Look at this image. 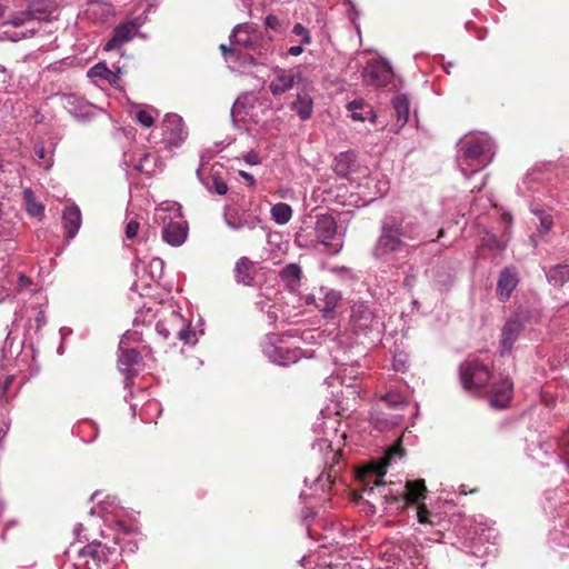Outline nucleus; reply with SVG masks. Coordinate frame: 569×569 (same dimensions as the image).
Returning a JSON list of instances; mask_svg holds the SVG:
<instances>
[{
	"mask_svg": "<svg viewBox=\"0 0 569 569\" xmlns=\"http://www.w3.org/2000/svg\"><path fill=\"white\" fill-rule=\"evenodd\" d=\"M458 146V167L466 178L485 169L493 160L495 143L485 133L468 134L460 140Z\"/></svg>",
	"mask_w": 569,
	"mask_h": 569,
	"instance_id": "nucleus-1",
	"label": "nucleus"
},
{
	"mask_svg": "<svg viewBox=\"0 0 569 569\" xmlns=\"http://www.w3.org/2000/svg\"><path fill=\"white\" fill-rule=\"evenodd\" d=\"M433 239L425 234L415 219L387 218L382 222L381 234L378 239V249H415L420 244L432 242Z\"/></svg>",
	"mask_w": 569,
	"mask_h": 569,
	"instance_id": "nucleus-2",
	"label": "nucleus"
},
{
	"mask_svg": "<svg viewBox=\"0 0 569 569\" xmlns=\"http://www.w3.org/2000/svg\"><path fill=\"white\" fill-rule=\"evenodd\" d=\"M397 457H402V449L399 446L393 447L380 461L372 462L363 472L362 478L363 481H366V492L368 496L377 492L381 498L388 501L397 500V496H395V493L400 495L401 492L399 490L395 491L391 488H387L386 483L382 481V478L387 472V467Z\"/></svg>",
	"mask_w": 569,
	"mask_h": 569,
	"instance_id": "nucleus-3",
	"label": "nucleus"
},
{
	"mask_svg": "<svg viewBox=\"0 0 569 569\" xmlns=\"http://www.w3.org/2000/svg\"><path fill=\"white\" fill-rule=\"evenodd\" d=\"M326 430L325 437L319 439L313 449H318L325 455V462L331 466L339 462L341 453L340 446L346 440V429H341L342 422L337 418H329L323 422Z\"/></svg>",
	"mask_w": 569,
	"mask_h": 569,
	"instance_id": "nucleus-4",
	"label": "nucleus"
},
{
	"mask_svg": "<svg viewBox=\"0 0 569 569\" xmlns=\"http://www.w3.org/2000/svg\"><path fill=\"white\" fill-rule=\"evenodd\" d=\"M262 352L273 363L288 366L300 358V349L287 337L268 336L262 342Z\"/></svg>",
	"mask_w": 569,
	"mask_h": 569,
	"instance_id": "nucleus-5",
	"label": "nucleus"
},
{
	"mask_svg": "<svg viewBox=\"0 0 569 569\" xmlns=\"http://www.w3.org/2000/svg\"><path fill=\"white\" fill-rule=\"evenodd\" d=\"M143 254L137 257L133 270L138 280L132 289L139 291L151 287L152 281H158L163 274L162 259L152 256L149 251H142Z\"/></svg>",
	"mask_w": 569,
	"mask_h": 569,
	"instance_id": "nucleus-6",
	"label": "nucleus"
},
{
	"mask_svg": "<svg viewBox=\"0 0 569 569\" xmlns=\"http://www.w3.org/2000/svg\"><path fill=\"white\" fill-rule=\"evenodd\" d=\"M490 379L488 366L478 358H468L460 366V380L467 391L485 387Z\"/></svg>",
	"mask_w": 569,
	"mask_h": 569,
	"instance_id": "nucleus-7",
	"label": "nucleus"
},
{
	"mask_svg": "<svg viewBox=\"0 0 569 569\" xmlns=\"http://www.w3.org/2000/svg\"><path fill=\"white\" fill-rule=\"evenodd\" d=\"M162 142L166 148L179 147L187 138L182 118L177 113H167L161 123Z\"/></svg>",
	"mask_w": 569,
	"mask_h": 569,
	"instance_id": "nucleus-8",
	"label": "nucleus"
},
{
	"mask_svg": "<svg viewBox=\"0 0 569 569\" xmlns=\"http://www.w3.org/2000/svg\"><path fill=\"white\" fill-rule=\"evenodd\" d=\"M392 76V68L389 62L385 60L370 61L363 70L366 81L377 87H386Z\"/></svg>",
	"mask_w": 569,
	"mask_h": 569,
	"instance_id": "nucleus-9",
	"label": "nucleus"
},
{
	"mask_svg": "<svg viewBox=\"0 0 569 569\" xmlns=\"http://www.w3.org/2000/svg\"><path fill=\"white\" fill-rule=\"evenodd\" d=\"M261 33L248 23H239L234 27L230 41L231 44H239L246 49H257L261 41Z\"/></svg>",
	"mask_w": 569,
	"mask_h": 569,
	"instance_id": "nucleus-10",
	"label": "nucleus"
},
{
	"mask_svg": "<svg viewBox=\"0 0 569 569\" xmlns=\"http://www.w3.org/2000/svg\"><path fill=\"white\" fill-rule=\"evenodd\" d=\"M298 73L293 69L276 67L272 69V78L269 90L273 96H280L289 91L296 82Z\"/></svg>",
	"mask_w": 569,
	"mask_h": 569,
	"instance_id": "nucleus-11",
	"label": "nucleus"
},
{
	"mask_svg": "<svg viewBox=\"0 0 569 569\" xmlns=\"http://www.w3.org/2000/svg\"><path fill=\"white\" fill-rule=\"evenodd\" d=\"M315 233L318 243L322 246H333L337 238V223L333 217L329 214H320L317 217Z\"/></svg>",
	"mask_w": 569,
	"mask_h": 569,
	"instance_id": "nucleus-12",
	"label": "nucleus"
},
{
	"mask_svg": "<svg viewBox=\"0 0 569 569\" xmlns=\"http://www.w3.org/2000/svg\"><path fill=\"white\" fill-rule=\"evenodd\" d=\"M530 211L533 214V223L537 226V233L530 236V241L533 247H537L539 244L537 238L547 234L552 228L553 217L549 211L536 203H531Z\"/></svg>",
	"mask_w": 569,
	"mask_h": 569,
	"instance_id": "nucleus-13",
	"label": "nucleus"
},
{
	"mask_svg": "<svg viewBox=\"0 0 569 569\" xmlns=\"http://www.w3.org/2000/svg\"><path fill=\"white\" fill-rule=\"evenodd\" d=\"M139 28L140 23L137 19L117 26L112 38L106 43L104 49L110 51L130 41L137 34Z\"/></svg>",
	"mask_w": 569,
	"mask_h": 569,
	"instance_id": "nucleus-14",
	"label": "nucleus"
},
{
	"mask_svg": "<svg viewBox=\"0 0 569 569\" xmlns=\"http://www.w3.org/2000/svg\"><path fill=\"white\" fill-rule=\"evenodd\" d=\"M513 385L508 378H502L496 382L489 395L490 406L493 408H506L511 399Z\"/></svg>",
	"mask_w": 569,
	"mask_h": 569,
	"instance_id": "nucleus-15",
	"label": "nucleus"
},
{
	"mask_svg": "<svg viewBox=\"0 0 569 569\" xmlns=\"http://www.w3.org/2000/svg\"><path fill=\"white\" fill-rule=\"evenodd\" d=\"M61 103L74 118L84 119L93 114V106L76 94L62 96Z\"/></svg>",
	"mask_w": 569,
	"mask_h": 569,
	"instance_id": "nucleus-16",
	"label": "nucleus"
},
{
	"mask_svg": "<svg viewBox=\"0 0 569 569\" xmlns=\"http://www.w3.org/2000/svg\"><path fill=\"white\" fill-rule=\"evenodd\" d=\"M221 171L222 166H219L218 168L213 166L208 176H204L202 169H199L197 171V176L208 191L214 192L219 196H223L228 192V186L224 179L221 177Z\"/></svg>",
	"mask_w": 569,
	"mask_h": 569,
	"instance_id": "nucleus-17",
	"label": "nucleus"
},
{
	"mask_svg": "<svg viewBox=\"0 0 569 569\" xmlns=\"http://www.w3.org/2000/svg\"><path fill=\"white\" fill-rule=\"evenodd\" d=\"M188 236V226L186 221H170L162 229V238L171 247H180L184 243Z\"/></svg>",
	"mask_w": 569,
	"mask_h": 569,
	"instance_id": "nucleus-18",
	"label": "nucleus"
},
{
	"mask_svg": "<svg viewBox=\"0 0 569 569\" xmlns=\"http://www.w3.org/2000/svg\"><path fill=\"white\" fill-rule=\"evenodd\" d=\"M520 330L521 323L518 319H510L505 323L501 330V338L499 343V351L501 355H506L511 351L515 342L518 339Z\"/></svg>",
	"mask_w": 569,
	"mask_h": 569,
	"instance_id": "nucleus-19",
	"label": "nucleus"
},
{
	"mask_svg": "<svg viewBox=\"0 0 569 569\" xmlns=\"http://www.w3.org/2000/svg\"><path fill=\"white\" fill-rule=\"evenodd\" d=\"M518 276L513 268H505L498 279L497 293L500 300H507L518 284Z\"/></svg>",
	"mask_w": 569,
	"mask_h": 569,
	"instance_id": "nucleus-20",
	"label": "nucleus"
},
{
	"mask_svg": "<svg viewBox=\"0 0 569 569\" xmlns=\"http://www.w3.org/2000/svg\"><path fill=\"white\" fill-rule=\"evenodd\" d=\"M62 223L66 230V238L68 240L74 238L81 227V211L78 206L72 204L64 208Z\"/></svg>",
	"mask_w": 569,
	"mask_h": 569,
	"instance_id": "nucleus-21",
	"label": "nucleus"
},
{
	"mask_svg": "<svg viewBox=\"0 0 569 569\" xmlns=\"http://www.w3.org/2000/svg\"><path fill=\"white\" fill-rule=\"evenodd\" d=\"M129 112L132 119L143 128L152 127L156 117L159 116V111L156 108L142 104H132Z\"/></svg>",
	"mask_w": 569,
	"mask_h": 569,
	"instance_id": "nucleus-22",
	"label": "nucleus"
},
{
	"mask_svg": "<svg viewBox=\"0 0 569 569\" xmlns=\"http://www.w3.org/2000/svg\"><path fill=\"white\" fill-rule=\"evenodd\" d=\"M257 271L256 264L250 261L248 258H240L234 268L236 279L239 283L244 286H253L254 284V274Z\"/></svg>",
	"mask_w": 569,
	"mask_h": 569,
	"instance_id": "nucleus-23",
	"label": "nucleus"
},
{
	"mask_svg": "<svg viewBox=\"0 0 569 569\" xmlns=\"http://www.w3.org/2000/svg\"><path fill=\"white\" fill-rule=\"evenodd\" d=\"M139 365V355L134 349L121 350L118 360L119 370L126 376V379L133 377Z\"/></svg>",
	"mask_w": 569,
	"mask_h": 569,
	"instance_id": "nucleus-24",
	"label": "nucleus"
},
{
	"mask_svg": "<svg viewBox=\"0 0 569 569\" xmlns=\"http://www.w3.org/2000/svg\"><path fill=\"white\" fill-rule=\"evenodd\" d=\"M356 168L357 161L352 152H341L335 159L333 170L340 177H348L356 170Z\"/></svg>",
	"mask_w": 569,
	"mask_h": 569,
	"instance_id": "nucleus-25",
	"label": "nucleus"
},
{
	"mask_svg": "<svg viewBox=\"0 0 569 569\" xmlns=\"http://www.w3.org/2000/svg\"><path fill=\"white\" fill-rule=\"evenodd\" d=\"M373 320V313L370 308L363 303H355L351 307V321L360 329H366Z\"/></svg>",
	"mask_w": 569,
	"mask_h": 569,
	"instance_id": "nucleus-26",
	"label": "nucleus"
},
{
	"mask_svg": "<svg viewBox=\"0 0 569 569\" xmlns=\"http://www.w3.org/2000/svg\"><path fill=\"white\" fill-rule=\"evenodd\" d=\"M426 491L423 480H409L405 485V500L409 503H418L426 498Z\"/></svg>",
	"mask_w": 569,
	"mask_h": 569,
	"instance_id": "nucleus-27",
	"label": "nucleus"
},
{
	"mask_svg": "<svg viewBox=\"0 0 569 569\" xmlns=\"http://www.w3.org/2000/svg\"><path fill=\"white\" fill-rule=\"evenodd\" d=\"M351 112V117L358 121L371 120L375 121V113L371 107L366 106L361 99L352 100L347 106Z\"/></svg>",
	"mask_w": 569,
	"mask_h": 569,
	"instance_id": "nucleus-28",
	"label": "nucleus"
},
{
	"mask_svg": "<svg viewBox=\"0 0 569 569\" xmlns=\"http://www.w3.org/2000/svg\"><path fill=\"white\" fill-rule=\"evenodd\" d=\"M291 108L301 120H307L312 114V99L308 93H298L297 100L292 102Z\"/></svg>",
	"mask_w": 569,
	"mask_h": 569,
	"instance_id": "nucleus-29",
	"label": "nucleus"
},
{
	"mask_svg": "<svg viewBox=\"0 0 569 569\" xmlns=\"http://www.w3.org/2000/svg\"><path fill=\"white\" fill-rule=\"evenodd\" d=\"M392 106L397 114V120L400 127H403L409 119L410 103L405 94L396 96L392 99Z\"/></svg>",
	"mask_w": 569,
	"mask_h": 569,
	"instance_id": "nucleus-30",
	"label": "nucleus"
},
{
	"mask_svg": "<svg viewBox=\"0 0 569 569\" xmlns=\"http://www.w3.org/2000/svg\"><path fill=\"white\" fill-rule=\"evenodd\" d=\"M23 201L26 210L29 216L41 218L44 213V207L41 202L37 201L33 191L30 188L23 190Z\"/></svg>",
	"mask_w": 569,
	"mask_h": 569,
	"instance_id": "nucleus-31",
	"label": "nucleus"
},
{
	"mask_svg": "<svg viewBox=\"0 0 569 569\" xmlns=\"http://www.w3.org/2000/svg\"><path fill=\"white\" fill-rule=\"evenodd\" d=\"M335 382H339L341 386H345V390H341L342 396H347V398H352L353 400L359 396L358 385L356 383V378L338 375L337 377L328 378L329 385H335Z\"/></svg>",
	"mask_w": 569,
	"mask_h": 569,
	"instance_id": "nucleus-32",
	"label": "nucleus"
},
{
	"mask_svg": "<svg viewBox=\"0 0 569 569\" xmlns=\"http://www.w3.org/2000/svg\"><path fill=\"white\" fill-rule=\"evenodd\" d=\"M548 281L553 286H563L569 281V266L558 264L549 269L547 272Z\"/></svg>",
	"mask_w": 569,
	"mask_h": 569,
	"instance_id": "nucleus-33",
	"label": "nucleus"
},
{
	"mask_svg": "<svg viewBox=\"0 0 569 569\" xmlns=\"http://www.w3.org/2000/svg\"><path fill=\"white\" fill-rule=\"evenodd\" d=\"M183 323V318L177 311H172L170 316V326L167 327L164 322L159 321L156 326L157 332L164 339H168L178 327Z\"/></svg>",
	"mask_w": 569,
	"mask_h": 569,
	"instance_id": "nucleus-34",
	"label": "nucleus"
},
{
	"mask_svg": "<svg viewBox=\"0 0 569 569\" xmlns=\"http://www.w3.org/2000/svg\"><path fill=\"white\" fill-rule=\"evenodd\" d=\"M271 219L282 226L289 222L292 217V209L284 202H279L272 206L270 210Z\"/></svg>",
	"mask_w": 569,
	"mask_h": 569,
	"instance_id": "nucleus-35",
	"label": "nucleus"
},
{
	"mask_svg": "<svg viewBox=\"0 0 569 569\" xmlns=\"http://www.w3.org/2000/svg\"><path fill=\"white\" fill-rule=\"evenodd\" d=\"M341 299V295L339 291L330 289L325 292L322 298V302L317 305V308L325 315L328 316L337 307L338 302Z\"/></svg>",
	"mask_w": 569,
	"mask_h": 569,
	"instance_id": "nucleus-36",
	"label": "nucleus"
},
{
	"mask_svg": "<svg viewBox=\"0 0 569 569\" xmlns=\"http://www.w3.org/2000/svg\"><path fill=\"white\" fill-rule=\"evenodd\" d=\"M300 274H301V269L298 264L296 263H290L288 266H286L281 271H280V277L281 279L287 282V284L290 287V288H296L298 284H299V280H300Z\"/></svg>",
	"mask_w": 569,
	"mask_h": 569,
	"instance_id": "nucleus-37",
	"label": "nucleus"
},
{
	"mask_svg": "<svg viewBox=\"0 0 569 569\" xmlns=\"http://www.w3.org/2000/svg\"><path fill=\"white\" fill-rule=\"evenodd\" d=\"M54 4L56 0H32L30 8L32 14H43L51 12Z\"/></svg>",
	"mask_w": 569,
	"mask_h": 569,
	"instance_id": "nucleus-38",
	"label": "nucleus"
},
{
	"mask_svg": "<svg viewBox=\"0 0 569 569\" xmlns=\"http://www.w3.org/2000/svg\"><path fill=\"white\" fill-rule=\"evenodd\" d=\"M381 400L385 401L387 403V406L392 409H399L402 406L407 405V402L402 398V396L392 390L388 391L386 395H383Z\"/></svg>",
	"mask_w": 569,
	"mask_h": 569,
	"instance_id": "nucleus-39",
	"label": "nucleus"
},
{
	"mask_svg": "<svg viewBox=\"0 0 569 569\" xmlns=\"http://www.w3.org/2000/svg\"><path fill=\"white\" fill-rule=\"evenodd\" d=\"M47 323V317L44 310L40 309L32 320L28 321V331L33 330L39 332Z\"/></svg>",
	"mask_w": 569,
	"mask_h": 569,
	"instance_id": "nucleus-40",
	"label": "nucleus"
},
{
	"mask_svg": "<svg viewBox=\"0 0 569 569\" xmlns=\"http://www.w3.org/2000/svg\"><path fill=\"white\" fill-rule=\"evenodd\" d=\"M139 229H140V222L137 220V218H134V217L128 218L127 223H126V231H124L126 239L132 240V239L137 238Z\"/></svg>",
	"mask_w": 569,
	"mask_h": 569,
	"instance_id": "nucleus-41",
	"label": "nucleus"
},
{
	"mask_svg": "<svg viewBox=\"0 0 569 569\" xmlns=\"http://www.w3.org/2000/svg\"><path fill=\"white\" fill-rule=\"evenodd\" d=\"M292 33L301 37V41L303 44L311 43V34L307 28H305L301 23H296L292 28Z\"/></svg>",
	"mask_w": 569,
	"mask_h": 569,
	"instance_id": "nucleus-42",
	"label": "nucleus"
},
{
	"mask_svg": "<svg viewBox=\"0 0 569 569\" xmlns=\"http://www.w3.org/2000/svg\"><path fill=\"white\" fill-rule=\"evenodd\" d=\"M31 279L29 277H27L24 273L20 272L18 274V279H17V286H16V290L17 292H23L26 290H29V291H32L31 290Z\"/></svg>",
	"mask_w": 569,
	"mask_h": 569,
	"instance_id": "nucleus-43",
	"label": "nucleus"
},
{
	"mask_svg": "<svg viewBox=\"0 0 569 569\" xmlns=\"http://www.w3.org/2000/svg\"><path fill=\"white\" fill-rule=\"evenodd\" d=\"M417 517H418V521L422 525H430V526L436 525V522L432 519H430L429 511L425 505L418 506Z\"/></svg>",
	"mask_w": 569,
	"mask_h": 569,
	"instance_id": "nucleus-44",
	"label": "nucleus"
},
{
	"mask_svg": "<svg viewBox=\"0 0 569 569\" xmlns=\"http://www.w3.org/2000/svg\"><path fill=\"white\" fill-rule=\"evenodd\" d=\"M157 212L173 211L174 216L181 217V206L177 202H162L157 207Z\"/></svg>",
	"mask_w": 569,
	"mask_h": 569,
	"instance_id": "nucleus-45",
	"label": "nucleus"
},
{
	"mask_svg": "<svg viewBox=\"0 0 569 569\" xmlns=\"http://www.w3.org/2000/svg\"><path fill=\"white\" fill-rule=\"evenodd\" d=\"M400 421V416H393L390 420L381 421L379 418L375 419V423L377 427L381 429H388L397 426Z\"/></svg>",
	"mask_w": 569,
	"mask_h": 569,
	"instance_id": "nucleus-46",
	"label": "nucleus"
},
{
	"mask_svg": "<svg viewBox=\"0 0 569 569\" xmlns=\"http://www.w3.org/2000/svg\"><path fill=\"white\" fill-rule=\"evenodd\" d=\"M331 271L337 273L342 280H350L353 278L352 271L346 267L332 268Z\"/></svg>",
	"mask_w": 569,
	"mask_h": 569,
	"instance_id": "nucleus-47",
	"label": "nucleus"
},
{
	"mask_svg": "<svg viewBox=\"0 0 569 569\" xmlns=\"http://www.w3.org/2000/svg\"><path fill=\"white\" fill-rule=\"evenodd\" d=\"M31 16H33L32 12L26 13L23 16H16V17H12L8 21V23L13 27H20V26L24 24L26 21L31 18Z\"/></svg>",
	"mask_w": 569,
	"mask_h": 569,
	"instance_id": "nucleus-48",
	"label": "nucleus"
},
{
	"mask_svg": "<svg viewBox=\"0 0 569 569\" xmlns=\"http://www.w3.org/2000/svg\"><path fill=\"white\" fill-rule=\"evenodd\" d=\"M246 163L250 166H257L261 162L259 154L254 151H249L243 156Z\"/></svg>",
	"mask_w": 569,
	"mask_h": 569,
	"instance_id": "nucleus-49",
	"label": "nucleus"
},
{
	"mask_svg": "<svg viewBox=\"0 0 569 569\" xmlns=\"http://www.w3.org/2000/svg\"><path fill=\"white\" fill-rule=\"evenodd\" d=\"M407 357L405 355H397L393 359V369L397 371L403 370L406 368Z\"/></svg>",
	"mask_w": 569,
	"mask_h": 569,
	"instance_id": "nucleus-50",
	"label": "nucleus"
},
{
	"mask_svg": "<svg viewBox=\"0 0 569 569\" xmlns=\"http://www.w3.org/2000/svg\"><path fill=\"white\" fill-rule=\"evenodd\" d=\"M3 269H4V264L2 263L1 268H0V276L7 274ZM9 297H10L9 289H7L3 284H0V302L4 301Z\"/></svg>",
	"mask_w": 569,
	"mask_h": 569,
	"instance_id": "nucleus-51",
	"label": "nucleus"
},
{
	"mask_svg": "<svg viewBox=\"0 0 569 569\" xmlns=\"http://www.w3.org/2000/svg\"><path fill=\"white\" fill-rule=\"evenodd\" d=\"M108 72V69L104 64L98 63L89 71L90 76L104 77V73Z\"/></svg>",
	"mask_w": 569,
	"mask_h": 569,
	"instance_id": "nucleus-52",
	"label": "nucleus"
},
{
	"mask_svg": "<svg viewBox=\"0 0 569 569\" xmlns=\"http://www.w3.org/2000/svg\"><path fill=\"white\" fill-rule=\"evenodd\" d=\"M387 561L391 562L387 566V569H401L400 567L403 566L401 559L396 555H390Z\"/></svg>",
	"mask_w": 569,
	"mask_h": 569,
	"instance_id": "nucleus-53",
	"label": "nucleus"
},
{
	"mask_svg": "<svg viewBox=\"0 0 569 569\" xmlns=\"http://www.w3.org/2000/svg\"><path fill=\"white\" fill-rule=\"evenodd\" d=\"M100 549H101V545L100 543H97V545L92 543V545H89L88 547H86V549L83 550V553L84 555H90L93 558H98Z\"/></svg>",
	"mask_w": 569,
	"mask_h": 569,
	"instance_id": "nucleus-54",
	"label": "nucleus"
},
{
	"mask_svg": "<svg viewBox=\"0 0 569 569\" xmlns=\"http://www.w3.org/2000/svg\"><path fill=\"white\" fill-rule=\"evenodd\" d=\"M264 24L270 29H276L279 26V19L276 16L269 14L264 19Z\"/></svg>",
	"mask_w": 569,
	"mask_h": 569,
	"instance_id": "nucleus-55",
	"label": "nucleus"
},
{
	"mask_svg": "<svg viewBox=\"0 0 569 569\" xmlns=\"http://www.w3.org/2000/svg\"><path fill=\"white\" fill-rule=\"evenodd\" d=\"M316 563V560H315V557L313 556H306L301 559V566L305 568V569H308V568H311L312 565Z\"/></svg>",
	"mask_w": 569,
	"mask_h": 569,
	"instance_id": "nucleus-56",
	"label": "nucleus"
},
{
	"mask_svg": "<svg viewBox=\"0 0 569 569\" xmlns=\"http://www.w3.org/2000/svg\"><path fill=\"white\" fill-rule=\"evenodd\" d=\"M96 7L100 8L106 16H111L113 13L112 7L109 3H97Z\"/></svg>",
	"mask_w": 569,
	"mask_h": 569,
	"instance_id": "nucleus-57",
	"label": "nucleus"
},
{
	"mask_svg": "<svg viewBox=\"0 0 569 569\" xmlns=\"http://www.w3.org/2000/svg\"><path fill=\"white\" fill-rule=\"evenodd\" d=\"M34 153L39 160H43L46 158V149L41 144H36Z\"/></svg>",
	"mask_w": 569,
	"mask_h": 569,
	"instance_id": "nucleus-58",
	"label": "nucleus"
},
{
	"mask_svg": "<svg viewBox=\"0 0 569 569\" xmlns=\"http://www.w3.org/2000/svg\"><path fill=\"white\" fill-rule=\"evenodd\" d=\"M226 220H227L228 226L233 229H240V228L244 227L247 223L246 221H239L238 223H236L231 220L230 216H226Z\"/></svg>",
	"mask_w": 569,
	"mask_h": 569,
	"instance_id": "nucleus-59",
	"label": "nucleus"
},
{
	"mask_svg": "<svg viewBox=\"0 0 569 569\" xmlns=\"http://www.w3.org/2000/svg\"><path fill=\"white\" fill-rule=\"evenodd\" d=\"M303 52L302 46H292L288 49V53L293 57H298Z\"/></svg>",
	"mask_w": 569,
	"mask_h": 569,
	"instance_id": "nucleus-60",
	"label": "nucleus"
},
{
	"mask_svg": "<svg viewBox=\"0 0 569 569\" xmlns=\"http://www.w3.org/2000/svg\"><path fill=\"white\" fill-rule=\"evenodd\" d=\"M240 176L250 184V186H254L256 184V179L254 177L249 173V172H246V171H240Z\"/></svg>",
	"mask_w": 569,
	"mask_h": 569,
	"instance_id": "nucleus-61",
	"label": "nucleus"
},
{
	"mask_svg": "<svg viewBox=\"0 0 569 569\" xmlns=\"http://www.w3.org/2000/svg\"><path fill=\"white\" fill-rule=\"evenodd\" d=\"M176 333H177V336H178L181 340H183V341H186V342H187V341H189V332H188V331H186V330H183L182 328L178 327V328L176 329Z\"/></svg>",
	"mask_w": 569,
	"mask_h": 569,
	"instance_id": "nucleus-62",
	"label": "nucleus"
},
{
	"mask_svg": "<svg viewBox=\"0 0 569 569\" xmlns=\"http://www.w3.org/2000/svg\"><path fill=\"white\" fill-rule=\"evenodd\" d=\"M501 220H502L507 226H508V224H510V223H511V220H512L511 214H510L509 212H503V213L501 214Z\"/></svg>",
	"mask_w": 569,
	"mask_h": 569,
	"instance_id": "nucleus-63",
	"label": "nucleus"
},
{
	"mask_svg": "<svg viewBox=\"0 0 569 569\" xmlns=\"http://www.w3.org/2000/svg\"><path fill=\"white\" fill-rule=\"evenodd\" d=\"M305 303L308 305V306L315 305L316 303V297L313 295H307L305 297Z\"/></svg>",
	"mask_w": 569,
	"mask_h": 569,
	"instance_id": "nucleus-64",
	"label": "nucleus"
}]
</instances>
